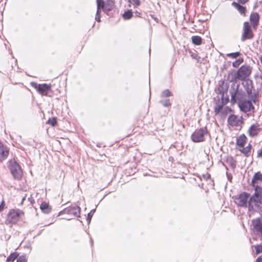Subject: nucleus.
I'll list each match as a JSON object with an SVG mask.
<instances>
[{
    "instance_id": "obj_1",
    "label": "nucleus",
    "mask_w": 262,
    "mask_h": 262,
    "mask_svg": "<svg viewBox=\"0 0 262 262\" xmlns=\"http://www.w3.org/2000/svg\"><path fill=\"white\" fill-rule=\"evenodd\" d=\"M238 88L239 85L238 84L233 83L232 84L231 89L229 90V93L231 96V102L233 104L243 101L246 99L245 92L239 90Z\"/></svg>"
},
{
    "instance_id": "obj_2",
    "label": "nucleus",
    "mask_w": 262,
    "mask_h": 262,
    "mask_svg": "<svg viewBox=\"0 0 262 262\" xmlns=\"http://www.w3.org/2000/svg\"><path fill=\"white\" fill-rule=\"evenodd\" d=\"M80 208L76 206L65 208L60 211L59 215H64L62 219L70 220L73 218L79 217L80 215Z\"/></svg>"
},
{
    "instance_id": "obj_3",
    "label": "nucleus",
    "mask_w": 262,
    "mask_h": 262,
    "mask_svg": "<svg viewBox=\"0 0 262 262\" xmlns=\"http://www.w3.org/2000/svg\"><path fill=\"white\" fill-rule=\"evenodd\" d=\"M247 142V137L244 135H241L236 140V148L242 152L245 156L248 157L251 150V145L248 144L245 146Z\"/></svg>"
},
{
    "instance_id": "obj_4",
    "label": "nucleus",
    "mask_w": 262,
    "mask_h": 262,
    "mask_svg": "<svg viewBox=\"0 0 262 262\" xmlns=\"http://www.w3.org/2000/svg\"><path fill=\"white\" fill-rule=\"evenodd\" d=\"M8 167L13 177L17 180L21 178L23 170L18 163L14 160L12 159L8 161Z\"/></svg>"
},
{
    "instance_id": "obj_5",
    "label": "nucleus",
    "mask_w": 262,
    "mask_h": 262,
    "mask_svg": "<svg viewBox=\"0 0 262 262\" xmlns=\"http://www.w3.org/2000/svg\"><path fill=\"white\" fill-rule=\"evenodd\" d=\"M23 212L19 209H11L7 214L5 224L11 227L19 221Z\"/></svg>"
},
{
    "instance_id": "obj_6",
    "label": "nucleus",
    "mask_w": 262,
    "mask_h": 262,
    "mask_svg": "<svg viewBox=\"0 0 262 262\" xmlns=\"http://www.w3.org/2000/svg\"><path fill=\"white\" fill-rule=\"evenodd\" d=\"M251 229L252 232L262 238V216L251 221Z\"/></svg>"
},
{
    "instance_id": "obj_7",
    "label": "nucleus",
    "mask_w": 262,
    "mask_h": 262,
    "mask_svg": "<svg viewBox=\"0 0 262 262\" xmlns=\"http://www.w3.org/2000/svg\"><path fill=\"white\" fill-rule=\"evenodd\" d=\"M208 134L206 127L196 129L191 135V139L194 142H200L204 141L205 136Z\"/></svg>"
},
{
    "instance_id": "obj_8",
    "label": "nucleus",
    "mask_w": 262,
    "mask_h": 262,
    "mask_svg": "<svg viewBox=\"0 0 262 262\" xmlns=\"http://www.w3.org/2000/svg\"><path fill=\"white\" fill-rule=\"evenodd\" d=\"M238 106L241 111L247 113L254 110V106L251 101L246 99L243 101L238 102Z\"/></svg>"
},
{
    "instance_id": "obj_9",
    "label": "nucleus",
    "mask_w": 262,
    "mask_h": 262,
    "mask_svg": "<svg viewBox=\"0 0 262 262\" xmlns=\"http://www.w3.org/2000/svg\"><path fill=\"white\" fill-rule=\"evenodd\" d=\"M244 122L243 117H238L235 115H230L228 118V123L229 125L235 127H241Z\"/></svg>"
},
{
    "instance_id": "obj_10",
    "label": "nucleus",
    "mask_w": 262,
    "mask_h": 262,
    "mask_svg": "<svg viewBox=\"0 0 262 262\" xmlns=\"http://www.w3.org/2000/svg\"><path fill=\"white\" fill-rule=\"evenodd\" d=\"M251 74V69L248 66H242L238 70L236 78L239 80H244Z\"/></svg>"
},
{
    "instance_id": "obj_11",
    "label": "nucleus",
    "mask_w": 262,
    "mask_h": 262,
    "mask_svg": "<svg viewBox=\"0 0 262 262\" xmlns=\"http://www.w3.org/2000/svg\"><path fill=\"white\" fill-rule=\"evenodd\" d=\"M34 88L41 95L47 96L48 94L51 91V85L46 83L36 84L34 83Z\"/></svg>"
},
{
    "instance_id": "obj_12",
    "label": "nucleus",
    "mask_w": 262,
    "mask_h": 262,
    "mask_svg": "<svg viewBox=\"0 0 262 262\" xmlns=\"http://www.w3.org/2000/svg\"><path fill=\"white\" fill-rule=\"evenodd\" d=\"M243 30L244 32L241 38L242 41H244L247 39H250L253 37V34L248 22L244 23Z\"/></svg>"
},
{
    "instance_id": "obj_13",
    "label": "nucleus",
    "mask_w": 262,
    "mask_h": 262,
    "mask_svg": "<svg viewBox=\"0 0 262 262\" xmlns=\"http://www.w3.org/2000/svg\"><path fill=\"white\" fill-rule=\"evenodd\" d=\"M261 130L260 125L258 123L252 124L248 130V135L251 137L258 136Z\"/></svg>"
},
{
    "instance_id": "obj_14",
    "label": "nucleus",
    "mask_w": 262,
    "mask_h": 262,
    "mask_svg": "<svg viewBox=\"0 0 262 262\" xmlns=\"http://www.w3.org/2000/svg\"><path fill=\"white\" fill-rule=\"evenodd\" d=\"M9 153V149L8 147L0 141V162L2 163L5 160Z\"/></svg>"
},
{
    "instance_id": "obj_15",
    "label": "nucleus",
    "mask_w": 262,
    "mask_h": 262,
    "mask_svg": "<svg viewBox=\"0 0 262 262\" xmlns=\"http://www.w3.org/2000/svg\"><path fill=\"white\" fill-rule=\"evenodd\" d=\"M252 186L262 185V173L258 171L255 173L252 179Z\"/></svg>"
},
{
    "instance_id": "obj_16",
    "label": "nucleus",
    "mask_w": 262,
    "mask_h": 262,
    "mask_svg": "<svg viewBox=\"0 0 262 262\" xmlns=\"http://www.w3.org/2000/svg\"><path fill=\"white\" fill-rule=\"evenodd\" d=\"M97 11L100 13L101 9H103L104 11H110L112 10L111 6L107 8V5H105L103 0H97Z\"/></svg>"
},
{
    "instance_id": "obj_17",
    "label": "nucleus",
    "mask_w": 262,
    "mask_h": 262,
    "mask_svg": "<svg viewBox=\"0 0 262 262\" xmlns=\"http://www.w3.org/2000/svg\"><path fill=\"white\" fill-rule=\"evenodd\" d=\"M40 209L44 213L49 214L52 211V207L49 203L43 202L40 205Z\"/></svg>"
},
{
    "instance_id": "obj_18",
    "label": "nucleus",
    "mask_w": 262,
    "mask_h": 262,
    "mask_svg": "<svg viewBox=\"0 0 262 262\" xmlns=\"http://www.w3.org/2000/svg\"><path fill=\"white\" fill-rule=\"evenodd\" d=\"M234 202L239 207H247L248 198H233Z\"/></svg>"
},
{
    "instance_id": "obj_19",
    "label": "nucleus",
    "mask_w": 262,
    "mask_h": 262,
    "mask_svg": "<svg viewBox=\"0 0 262 262\" xmlns=\"http://www.w3.org/2000/svg\"><path fill=\"white\" fill-rule=\"evenodd\" d=\"M252 186L254 188L255 192L252 196H262V185Z\"/></svg>"
},
{
    "instance_id": "obj_20",
    "label": "nucleus",
    "mask_w": 262,
    "mask_h": 262,
    "mask_svg": "<svg viewBox=\"0 0 262 262\" xmlns=\"http://www.w3.org/2000/svg\"><path fill=\"white\" fill-rule=\"evenodd\" d=\"M256 198H250L248 201L249 208L250 209H254V207H257L258 204L256 200Z\"/></svg>"
},
{
    "instance_id": "obj_21",
    "label": "nucleus",
    "mask_w": 262,
    "mask_h": 262,
    "mask_svg": "<svg viewBox=\"0 0 262 262\" xmlns=\"http://www.w3.org/2000/svg\"><path fill=\"white\" fill-rule=\"evenodd\" d=\"M191 40L192 43L195 45L199 46L202 43V38L199 36H192Z\"/></svg>"
},
{
    "instance_id": "obj_22",
    "label": "nucleus",
    "mask_w": 262,
    "mask_h": 262,
    "mask_svg": "<svg viewBox=\"0 0 262 262\" xmlns=\"http://www.w3.org/2000/svg\"><path fill=\"white\" fill-rule=\"evenodd\" d=\"M259 20V16L257 13H252L250 16V20L254 25L256 24Z\"/></svg>"
},
{
    "instance_id": "obj_23",
    "label": "nucleus",
    "mask_w": 262,
    "mask_h": 262,
    "mask_svg": "<svg viewBox=\"0 0 262 262\" xmlns=\"http://www.w3.org/2000/svg\"><path fill=\"white\" fill-rule=\"evenodd\" d=\"M233 5L238 10L241 14H244L245 12V8L242 6L236 3H233Z\"/></svg>"
},
{
    "instance_id": "obj_24",
    "label": "nucleus",
    "mask_w": 262,
    "mask_h": 262,
    "mask_svg": "<svg viewBox=\"0 0 262 262\" xmlns=\"http://www.w3.org/2000/svg\"><path fill=\"white\" fill-rule=\"evenodd\" d=\"M133 16V12L131 10H128L124 12L123 14V17L125 19H129Z\"/></svg>"
},
{
    "instance_id": "obj_25",
    "label": "nucleus",
    "mask_w": 262,
    "mask_h": 262,
    "mask_svg": "<svg viewBox=\"0 0 262 262\" xmlns=\"http://www.w3.org/2000/svg\"><path fill=\"white\" fill-rule=\"evenodd\" d=\"M18 254L17 253H13L11 254L9 257L7 258V262L12 261L13 262L16 258H17Z\"/></svg>"
},
{
    "instance_id": "obj_26",
    "label": "nucleus",
    "mask_w": 262,
    "mask_h": 262,
    "mask_svg": "<svg viewBox=\"0 0 262 262\" xmlns=\"http://www.w3.org/2000/svg\"><path fill=\"white\" fill-rule=\"evenodd\" d=\"M227 162L230 165L231 168H234L236 166V161L232 158H229L227 159Z\"/></svg>"
},
{
    "instance_id": "obj_27",
    "label": "nucleus",
    "mask_w": 262,
    "mask_h": 262,
    "mask_svg": "<svg viewBox=\"0 0 262 262\" xmlns=\"http://www.w3.org/2000/svg\"><path fill=\"white\" fill-rule=\"evenodd\" d=\"M255 249V254L258 255V254L262 253V243L259 245H256L254 246Z\"/></svg>"
},
{
    "instance_id": "obj_28",
    "label": "nucleus",
    "mask_w": 262,
    "mask_h": 262,
    "mask_svg": "<svg viewBox=\"0 0 262 262\" xmlns=\"http://www.w3.org/2000/svg\"><path fill=\"white\" fill-rule=\"evenodd\" d=\"M170 96H171V93L168 90L163 91L161 94L162 98L168 97Z\"/></svg>"
},
{
    "instance_id": "obj_29",
    "label": "nucleus",
    "mask_w": 262,
    "mask_h": 262,
    "mask_svg": "<svg viewBox=\"0 0 262 262\" xmlns=\"http://www.w3.org/2000/svg\"><path fill=\"white\" fill-rule=\"evenodd\" d=\"M239 55H240V53L237 52L227 54V56H228L229 57H231L232 58H236V57L239 56Z\"/></svg>"
},
{
    "instance_id": "obj_30",
    "label": "nucleus",
    "mask_w": 262,
    "mask_h": 262,
    "mask_svg": "<svg viewBox=\"0 0 262 262\" xmlns=\"http://www.w3.org/2000/svg\"><path fill=\"white\" fill-rule=\"evenodd\" d=\"M57 121L56 118H52L48 120V123L52 126H55L56 124Z\"/></svg>"
},
{
    "instance_id": "obj_31",
    "label": "nucleus",
    "mask_w": 262,
    "mask_h": 262,
    "mask_svg": "<svg viewBox=\"0 0 262 262\" xmlns=\"http://www.w3.org/2000/svg\"><path fill=\"white\" fill-rule=\"evenodd\" d=\"M160 102L163 104L164 106H168L170 105V103L169 99H166L165 100H160Z\"/></svg>"
},
{
    "instance_id": "obj_32",
    "label": "nucleus",
    "mask_w": 262,
    "mask_h": 262,
    "mask_svg": "<svg viewBox=\"0 0 262 262\" xmlns=\"http://www.w3.org/2000/svg\"><path fill=\"white\" fill-rule=\"evenodd\" d=\"M242 61H243L242 60H241L240 59L237 60L232 63V66L235 68H237L240 65V64L242 62Z\"/></svg>"
},
{
    "instance_id": "obj_33",
    "label": "nucleus",
    "mask_w": 262,
    "mask_h": 262,
    "mask_svg": "<svg viewBox=\"0 0 262 262\" xmlns=\"http://www.w3.org/2000/svg\"><path fill=\"white\" fill-rule=\"evenodd\" d=\"M223 107V106L222 105H216L215 108H214V112L216 114H217L219 113L221 110H222Z\"/></svg>"
},
{
    "instance_id": "obj_34",
    "label": "nucleus",
    "mask_w": 262,
    "mask_h": 262,
    "mask_svg": "<svg viewBox=\"0 0 262 262\" xmlns=\"http://www.w3.org/2000/svg\"><path fill=\"white\" fill-rule=\"evenodd\" d=\"M16 262H26V257L25 256H21L17 259Z\"/></svg>"
},
{
    "instance_id": "obj_35",
    "label": "nucleus",
    "mask_w": 262,
    "mask_h": 262,
    "mask_svg": "<svg viewBox=\"0 0 262 262\" xmlns=\"http://www.w3.org/2000/svg\"><path fill=\"white\" fill-rule=\"evenodd\" d=\"M133 4L135 7H137L140 4V0H132Z\"/></svg>"
},
{
    "instance_id": "obj_36",
    "label": "nucleus",
    "mask_w": 262,
    "mask_h": 262,
    "mask_svg": "<svg viewBox=\"0 0 262 262\" xmlns=\"http://www.w3.org/2000/svg\"><path fill=\"white\" fill-rule=\"evenodd\" d=\"M5 206V202L3 200H0V212L2 211Z\"/></svg>"
},
{
    "instance_id": "obj_37",
    "label": "nucleus",
    "mask_w": 262,
    "mask_h": 262,
    "mask_svg": "<svg viewBox=\"0 0 262 262\" xmlns=\"http://www.w3.org/2000/svg\"><path fill=\"white\" fill-rule=\"evenodd\" d=\"M105 5H107V8H109L111 6L112 7V9L114 6V3L112 1H107V3Z\"/></svg>"
},
{
    "instance_id": "obj_38",
    "label": "nucleus",
    "mask_w": 262,
    "mask_h": 262,
    "mask_svg": "<svg viewBox=\"0 0 262 262\" xmlns=\"http://www.w3.org/2000/svg\"><path fill=\"white\" fill-rule=\"evenodd\" d=\"M95 19L97 21H100V15H99V13H98L97 11V13H96Z\"/></svg>"
},
{
    "instance_id": "obj_39",
    "label": "nucleus",
    "mask_w": 262,
    "mask_h": 262,
    "mask_svg": "<svg viewBox=\"0 0 262 262\" xmlns=\"http://www.w3.org/2000/svg\"><path fill=\"white\" fill-rule=\"evenodd\" d=\"M255 262H262V255L259 256L256 258Z\"/></svg>"
},
{
    "instance_id": "obj_40",
    "label": "nucleus",
    "mask_w": 262,
    "mask_h": 262,
    "mask_svg": "<svg viewBox=\"0 0 262 262\" xmlns=\"http://www.w3.org/2000/svg\"><path fill=\"white\" fill-rule=\"evenodd\" d=\"M203 177H204V178L207 179L210 178V176L209 174L207 173L206 174H204Z\"/></svg>"
},
{
    "instance_id": "obj_41",
    "label": "nucleus",
    "mask_w": 262,
    "mask_h": 262,
    "mask_svg": "<svg viewBox=\"0 0 262 262\" xmlns=\"http://www.w3.org/2000/svg\"><path fill=\"white\" fill-rule=\"evenodd\" d=\"M258 156L262 157V148L260 149V150L258 152Z\"/></svg>"
},
{
    "instance_id": "obj_42",
    "label": "nucleus",
    "mask_w": 262,
    "mask_h": 262,
    "mask_svg": "<svg viewBox=\"0 0 262 262\" xmlns=\"http://www.w3.org/2000/svg\"><path fill=\"white\" fill-rule=\"evenodd\" d=\"M247 92L248 95H250V94H251L252 92L251 89L248 88L247 90Z\"/></svg>"
},
{
    "instance_id": "obj_43",
    "label": "nucleus",
    "mask_w": 262,
    "mask_h": 262,
    "mask_svg": "<svg viewBox=\"0 0 262 262\" xmlns=\"http://www.w3.org/2000/svg\"><path fill=\"white\" fill-rule=\"evenodd\" d=\"M238 1L241 3L245 4V3H246L247 2L248 0H238Z\"/></svg>"
},
{
    "instance_id": "obj_44",
    "label": "nucleus",
    "mask_w": 262,
    "mask_h": 262,
    "mask_svg": "<svg viewBox=\"0 0 262 262\" xmlns=\"http://www.w3.org/2000/svg\"><path fill=\"white\" fill-rule=\"evenodd\" d=\"M250 196V194H248L247 193H245L244 196L247 197V196Z\"/></svg>"
},
{
    "instance_id": "obj_45",
    "label": "nucleus",
    "mask_w": 262,
    "mask_h": 262,
    "mask_svg": "<svg viewBox=\"0 0 262 262\" xmlns=\"http://www.w3.org/2000/svg\"><path fill=\"white\" fill-rule=\"evenodd\" d=\"M32 198H28V199L30 200V201L31 202V199H32Z\"/></svg>"
},
{
    "instance_id": "obj_46",
    "label": "nucleus",
    "mask_w": 262,
    "mask_h": 262,
    "mask_svg": "<svg viewBox=\"0 0 262 262\" xmlns=\"http://www.w3.org/2000/svg\"><path fill=\"white\" fill-rule=\"evenodd\" d=\"M30 84H31V85H33V82H31L30 83Z\"/></svg>"
},
{
    "instance_id": "obj_47",
    "label": "nucleus",
    "mask_w": 262,
    "mask_h": 262,
    "mask_svg": "<svg viewBox=\"0 0 262 262\" xmlns=\"http://www.w3.org/2000/svg\"><path fill=\"white\" fill-rule=\"evenodd\" d=\"M239 196V197L242 196V194H240Z\"/></svg>"
},
{
    "instance_id": "obj_48",
    "label": "nucleus",
    "mask_w": 262,
    "mask_h": 262,
    "mask_svg": "<svg viewBox=\"0 0 262 262\" xmlns=\"http://www.w3.org/2000/svg\"><path fill=\"white\" fill-rule=\"evenodd\" d=\"M25 198H23V201L25 200Z\"/></svg>"
}]
</instances>
